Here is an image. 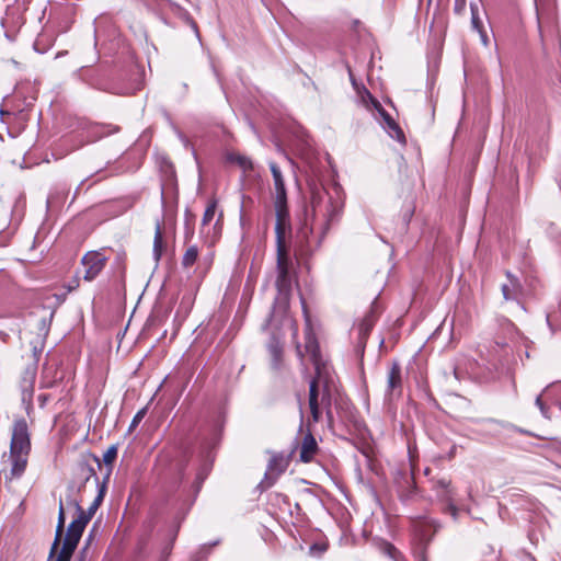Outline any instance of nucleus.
<instances>
[{"mask_svg": "<svg viewBox=\"0 0 561 561\" xmlns=\"http://www.w3.org/2000/svg\"><path fill=\"white\" fill-rule=\"evenodd\" d=\"M297 352L301 357L308 355L316 368V377L310 383L308 403L312 421L318 422L321 415L319 409L320 402L324 407H330L331 404L332 393L336 390L335 378L330 367L322 362L318 341L311 331H307L306 333L305 354L300 346H297Z\"/></svg>", "mask_w": 561, "mask_h": 561, "instance_id": "f257e3e1", "label": "nucleus"}, {"mask_svg": "<svg viewBox=\"0 0 561 561\" xmlns=\"http://www.w3.org/2000/svg\"><path fill=\"white\" fill-rule=\"evenodd\" d=\"M275 214H276V239H277V280L276 286L279 295L283 297L286 304L287 294L290 287L288 277V259L285 249V240L287 233L290 230L289 213L286 205L285 197H275L274 201Z\"/></svg>", "mask_w": 561, "mask_h": 561, "instance_id": "f03ea898", "label": "nucleus"}, {"mask_svg": "<svg viewBox=\"0 0 561 561\" xmlns=\"http://www.w3.org/2000/svg\"><path fill=\"white\" fill-rule=\"evenodd\" d=\"M342 210V204L327 198V193L318 190H311L310 205L306 209L305 222L309 226L311 232H319L324 237L330 229L331 222L339 217Z\"/></svg>", "mask_w": 561, "mask_h": 561, "instance_id": "7ed1b4c3", "label": "nucleus"}, {"mask_svg": "<svg viewBox=\"0 0 561 561\" xmlns=\"http://www.w3.org/2000/svg\"><path fill=\"white\" fill-rule=\"evenodd\" d=\"M30 450L31 442L26 421L23 419L16 420L13 425L10 446L11 478H19L25 471Z\"/></svg>", "mask_w": 561, "mask_h": 561, "instance_id": "20e7f679", "label": "nucleus"}, {"mask_svg": "<svg viewBox=\"0 0 561 561\" xmlns=\"http://www.w3.org/2000/svg\"><path fill=\"white\" fill-rule=\"evenodd\" d=\"M88 523L89 516L83 514H81L79 519L72 520L68 526L62 547L60 550L51 547L47 561H70Z\"/></svg>", "mask_w": 561, "mask_h": 561, "instance_id": "39448f33", "label": "nucleus"}, {"mask_svg": "<svg viewBox=\"0 0 561 561\" xmlns=\"http://www.w3.org/2000/svg\"><path fill=\"white\" fill-rule=\"evenodd\" d=\"M107 257L99 251H90L81 259V264L84 267L83 279L87 282L93 280L104 268Z\"/></svg>", "mask_w": 561, "mask_h": 561, "instance_id": "423d86ee", "label": "nucleus"}, {"mask_svg": "<svg viewBox=\"0 0 561 561\" xmlns=\"http://www.w3.org/2000/svg\"><path fill=\"white\" fill-rule=\"evenodd\" d=\"M402 393L401 367L394 362L391 364L387 375V387L385 396L388 400L400 397Z\"/></svg>", "mask_w": 561, "mask_h": 561, "instance_id": "0eeeda50", "label": "nucleus"}, {"mask_svg": "<svg viewBox=\"0 0 561 561\" xmlns=\"http://www.w3.org/2000/svg\"><path fill=\"white\" fill-rule=\"evenodd\" d=\"M507 280L502 285V294L505 300L517 299L522 286L517 277L513 276L510 272L506 273Z\"/></svg>", "mask_w": 561, "mask_h": 561, "instance_id": "6e6552de", "label": "nucleus"}, {"mask_svg": "<svg viewBox=\"0 0 561 561\" xmlns=\"http://www.w3.org/2000/svg\"><path fill=\"white\" fill-rule=\"evenodd\" d=\"M317 450H318V445H317L314 437L311 434H307L304 437V440H302V444L300 447V455H299L300 460L302 462H310L313 459Z\"/></svg>", "mask_w": 561, "mask_h": 561, "instance_id": "1a4fd4ad", "label": "nucleus"}, {"mask_svg": "<svg viewBox=\"0 0 561 561\" xmlns=\"http://www.w3.org/2000/svg\"><path fill=\"white\" fill-rule=\"evenodd\" d=\"M270 168L274 179L275 197H285L286 190L279 168L274 162L270 163Z\"/></svg>", "mask_w": 561, "mask_h": 561, "instance_id": "9d476101", "label": "nucleus"}, {"mask_svg": "<svg viewBox=\"0 0 561 561\" xmlns=\"http://www.w3.org/2000/svg\"><path fill=\"white\" fill-rule=\"evenodd\" d=\"M288 466V460L284 456H273L268 463V474L278 477Z\"/></svg>", "mask_w": 561, "mask_h": 561, "instance_id": "9b49d317", "label": "nucleus"}, {"mask_svg": "<svg viewBox=\"0 0 561 561\" xmlns=\"http://www.w3.org/2000/svg\"><path fill=\"white\" fill-rule=\"evenodd\" d=\"M382 116L389 127L390 137L398 140L401 144H404L405 137H404L402 129L399 127V125L385 112H382Z\"/></svg>", "mask_w": 561, "mask_h": 561, "instance_id": "f8f14e48", "label": "nucleus"}, {"mask_svg": "<svg viewBox=\"0 0 561 561\" xmlns=\"http://www.w3.org/2000/svg\"><path fill=\"white\" fill-rule=\"evenodd\" d=\"M65 520H66L65 511H64L62 502L60 501L59 513H58V523H57V527H56V536H55L54 542L51 545V547H54V549H59L61 536H62L64 528H65Z\"/></svg>", "mask_w": 561, "mask_h": 561, "instance_id": "ddd939ff", "label": "nucleus"}, {"mask_svg": "<svg viewBox=\"0 0 561 561\" xmlns=\"http://www.w3.org/2000/svg\"><path fill=\"white\" fill-rule=\"evenodd\" d=\"M267 348L272 356L273 365L276 367L282 358L283 346L278 340L273 339Z\"/></svg>", "mask_w": 561, "mask_h": 561, "instance_id": "4468645a", "label": "nucleus"}, {"mask_svg": "<svg viewBox=\"0 0 561 561\" xmlns=\"http://www.w3.org/2000/svg\"><path fill=\"white\" fill-rule=\"evenodd\" d=\"M162 249H163L162 229H161V225L159 222H157L156 231H154V240H153V253H154L156 260H159Z\"/></svg>", "mask_w": 561, "mask_h": 561, "instance_id": "2eb2a0df", "label": "nucleus"}, {"mask_svg": "<svg viewBox=\"0 0 561 561\" xmlns=\"http://www.w3.org/2000/svg\"><path fill=\"white\" fill-rule=\"evenodd\" d=\"M228 160L232 163H237L243 170L252 169L251 160L248 157L242 156L240 153H230L228 156Z\"/></svg>", "mask_w": 561, "mask_h": 561, "instance_id": "dca6fc26", "label": "nucleus"}, {"mask_svg": "<svg viewBox=\"0 0 561 561\" xmlns=\"http://www.w3.org/2000/svg\"><path fill=\"white\" fill-rule=\"evenodd\" d=\"M216 210H217V202L216 201L209 202V204L207 205L206 210L204 213L203 220H202V229L203 230L214 219V217L216 215Z\"/></svg>", "mask_w": 561, "mask_h": 561, "instance_id": "f3484780", "label": "nucleus"}, {"mask_svg": "<svg viewBox=\"0 0 561 561\" xmlns=\"http://www.w3.org/2000/svg\"><path fill=\"white\" fill-rule=\"evenodd\" d=\"M198 255V251L196 247H191L186 250L184 256H183V265L184 266H191L195 263Z\"/></svg>", "mask_w": 561, "mask_h": 561, "instance_id": "a211bd4d", "label": "nucleus"}, {"mask_svg": "<svg viewBox=\"0 0 561 561\" xmlns=\"http://www.w3.org/2000/svg\"><path fill=\"white\" fill-rule=\"evenodd\" d=\"M471 9L473 10L472 7H471ZM472 25L479 32L480 38H481V42H482L483 46L486 47L488 46V35L482 30V25H481L480 21L478 20V18L476 16L473 11H472Z\"/></svg>", "mask_w": 561, "mask_h": 561, "instance_id": "6ab92c4d", "label": "nucleus"}, {"mask_svg": "<svg viewBox=\"0 0 561 561\" xmlns=\"http://www.w3.org/2000/svg\"><path fill=\"white\" fill-rule=\"evenodd\" d=\"M117 456V448L115 446H111L103 455V461L106 465H112Z\"/></svg>", "mask_w": 561, "mask_h": 561, "instance_id": "aec40b11", "label": "nucleus"}, {"mask_svg": "<svg viewBox=\"0 0 561 561\" xmlns=\"http://www.w3.org/2000/svg\"><path fill=\"white\" fill-rule=\"evenodd\" d=\"M437 488L442 491H438V495L442 496L444 500H449L448 497V488H449V481L442 479L437 482Z\"/></svg>", "mask_w": 561, "mask_h": 561, "instance_id": "412c9836", "label": "nucleus"}, {"mask_svg": "<svg viewBox=\"0 0 561 561\" xmlns=\"http://www.w3.org/2000/svg\"><path fill=\"white\" fill-rule=\"evenodd\" d=\"M96 505H98V503L95 502V503H94V505H93V506L90 508V511L87 513V512H84V511L79 506V504H77V503H76V504H75V506H76V508H77V511H78V516H77V518H76L75 520L79 519V517L81 516V514H83V515H85V516H89V520H90V519H91V517H92V515H93V513H94V510H95Z\"/></svg>", "mask_w": 561, "mask_h": 561, "instance_id": "4be33fe9", "label": "nucleus"}, {"mask_svg": "<svg viewBox=\"0 0 561 561\" xmlns=\"http://www.w3.org/2000/svg\"><path fill=\"white\" fill-rule=\"evenodd\" d=\"M96 505H98V503L95 502V503H94V505H93V506L90 508V511L87 513V512H84V511L79 506V504H77V503H76V504H75V506H76V508H77V511H78V516H77V518H76L75 520L79 519V517L81 516V514H83V515H85V516H89V520H90V519H91V517H92V515H93V513H94V510H95Z\"/></svg>", "mask_w": 561, "mask_h": 561, "instance_id": "5701e85b", "label": "nucleus"}, {"mask_svg": "<svg viewBox=\"0 0 561 561\" xmlns=\"http://www.w3.org/2000/svg\"><path fill=\"white\" fill-rule=\"evenodd\" d=\"M536 405L539 408L541 414L546 417V419H550V415L548 414V408L546 407V404L542 402L541 400V396H538L537 399H536Z\"/></svg>", "mask_w": 561, "mask_h": 561, "instance_id": "b1692460", "label": "nucleus"}, {"mask_svg": "<svg viewBox=\"0 0 561 561\" xmlns=\"http://www.w3.org/2000/svg\"><path fill=\"white\" fill-rule=\"evenodd\" d=\"M146 415V409H141L139 410L136 415L134 416L133 421H131V424H130V427H136L139 422L145 417Z\"/></svg>", "mask_w": 561, "mask_h": 561, "instance_id": "393cba45", "label": "nucleus"}, {"mask_svg": "<svg viewBox=\"0 0 561 561\" xmlns=\"http://www.w3.org/2000/svg\"><path fill=\"white\" fill-rule=\"evenodd\" d=\"M454 9L457 13H462L466 9V0H455Z\"/></svg>", "mask_w": 561, "mask_h": 561, "instance_id": "a878e982", "label": "nucleus"}, {"mask_svg": "<svg viewBox=\"0 0 561 561\" xmlns=\"http://www.w3.org/2000/svg\"><path fill=\"white\" fill-rule=\"evenodd\" d=\"M221 219H222V214H219L218 219L214 226V234H218L220 232L219 222L221 221Z\"/></svg>", "mask_w": 561, "mask_h": 561, "instance_id": "bb28decb", "label": "nucleus"}, {"mask_svg": "<svg viewBox=\"0 0 561 561\" xmlns=\"http://www.w3.org/2000/svg\"><path fill=\"white\" fill-rule=\"evenodd\" d=\"M448 512L454 518L457 517V508L454 505L448 506Z\"/></svg>", "mask_w": 561, "mask_h": 561, "instance_id": "cd10ccee", "label": "nucleus"}, {"mask_svg": "<svg viewBox=\"0 0 561 561\" xmlns=\"http://www.w3.org/2000/svg\"><path fill=\"white\" fill-rule=\"evenodd\" d=\"M79 286V280L75 279L73 285L69 286V290L76 289Z\"/></svg>", "mask_w": 561, "mask_h": 561, "instance_id": "c85d7f7f", "label": "nucleus"}, {"mask_svg": "<svg viewBox=\"0 0 561 561\" xmlns=\"http://www.w3.org/2000/svg\"><path fill=\"white\" fill-rule=\"evenodd\" d=\"M10 113L9 112H5L3 110L0 111V115L1 117L3 118L5 115H9Z\"/></svg>", "mask_w": 561, "mask_h": 561, "instance_id": "c756f323", "label": "nucleus"}, {"mask_svg": "<svg viewBox=\"0 0 561 561\" xmlns=\"http://www.w3.org/2000/svg\"><path fill=\"white\" fill-rule=\"evenodd\" d=\"M389 553L392 556V551L394 550L393 547L388 546Z\"/></svg>", "mask_w": 561, "mask_h": 561, "instance_id": "7c9ffc66", "label": "nucleus"}]
</instances>
